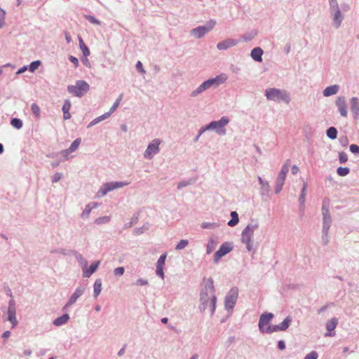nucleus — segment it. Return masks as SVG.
Returning a JSON list of instances; mask_svg holds the SVG:
<instances>
[{
  "mask_svg": "<svg viewBox=\"0 0 359 359\" xmlns=\"http://www.w3.org/2000/svg\"><path fill=\"white\" fill-rule=\"evenodd\" d=\"M216 302L214 282L209 278L205 280V285L200 292L198 309L201 312L208 311L212 316L215 312Z\"/></svg>",
  "mask_w": 359,
  "mask_h": 359,
  "instance_id": "1",
  "label": "nucleus"
},
{
  "mask_svg": "<svg viewBox=\"0 0 359 359\" xmlns=\"http://www.w3.org/2000/svg\"><path fill=\"white\" fill-rule=\"evenodd\" d=\"M259 226L257 219H252L241 232V242L245 245L248 252L254 250V236L255 231L259 229Z\"/></svg>",
  "mask_w": 359,
  "mask_h": 359,
  "instance_id": "2",
  "label": "nucleus"
},
{
  "mask_svg": "<svg viewBox=\"0 0 359 359\" xmlns=\"http://www.w3.org/2000/svg\"><path fill=\"white\" fill-rule=\"evenodd\" d=\"M226 75L224 74H221L214 78L205 80L191 92L190 96L191 97H196L210 88H217L220 85L223 84L226 81Z\"/></svg>",
  "mask_w": 359,
  "mask_h": 359,
  "instance_id": "3",
  "label": "nucleus"
},
{
  "mask_svg": "<svg viewBox=\"0 0 359 359\" xmlns=\"http://www.w3.org/2000/svg\"><path fill=\"white\" fill-rule=\"evenodd\" d=\"M264 95L267 100L278 103L289 104L292 100L290 92L285 89L269 88L266 89Z\"/></svg>",
  "mask_w": 359,
  "mask_h": 359,
  "instance_id": "4",
  "label": "nucleus"
},
{
  "mask_svg": "<svg viewBox=\"0 0 359 359\" xmlns=\"http://www.w3.org/2000/svg\"><path fill=\"white\" fill-rule=\"evenodd\" d=\"M323 226L322 243L327 245L329 243L328 232L332 224V217L329 210V202L324 201L322 207Z\"/></svg>",
  "mask_w": 359,
  "mask_h": 359,
  "instance_id": "5",
  "label": "nucleus"
},
{
  "mask_svg": "<svg viewBox=\"0 0 359 359\" xmlns=\"http://www.w3.org/2000/svg\"><path fill=\"white\" fill-rule=\"evenodd\" d=\"M329 16L332 22V26L339 29L345 19V13L339 4L328 5Z\"/></svg>",
  "mask_w": 359,
  "mask_h": 359,
  "instance_id": "6",
  "label": "nucleus"
},
{
  "mask_svg": "<svg viewBox=\"0 0 359 359\" xmlns=\"http://www.w3.org/2000/svg\"><path fill=\"white\" fill-rule=\"evenodd\" d=\"M130 184L129 182L127 181H111L103 183L97 193L95 194V197L97 198H100L106 196L109 192L113 191L116 189H122Z\"/></svg>",
  "mask_w": 359,
  "mask_h": 359,
  "instance_id": "7",
  "label": "nucleus"
},
{
  "mask_svg": "<svg viewBox=\"0 0 359 359\" xmlns=\"http://www.w3.org/2000/svg\"><path fill=\"white\" fill-rule=\"evenodd\" d=\"M230 123V118L224 116L217 121H212L208 124V129L213 131L219 136H224L227 133L226 126Z\"/></svg>",
  "mask_w": 359,
  "mask_h": 359,
  "instance_id": "8",
  "label": "nucleus"
},
{
  "mask_svg": "<svg viewBox=\"0 0 359 359\" xmlns=\"http://www.w3.org/2000/svg\"><path fill=\"white\" fill-rule=\"evenodd\" d=\"M161 144L162 140L159 138L151 140L143 153L144 158L146 160H152L156 155L160 153Z\"/></svg>",
  "mask_w": 359,
  "mask_h": 359,
  "instance_id": "9",
  "label": "nucleus"
},
{
  "mask_svg": "<svg viewBox=\"0 0 359 359\" xmlns=\"http://www.w3.org/2000/svg\"><path fill=\"white\" fill-rule=\"evenodd\" d=\"M215 20H210L205 25L196 27L190 31V35L195 39H201L212 31L216 25Z\"/></svg>",
  "mask_w": 359,
  "mask_h": 359,
  "instance_id": "10",
  "label": "nucleus"
},
{
  "mask_svg": "<svg viewBox=\"0 0 359 359\" xmlns=\"http://www.w3.org/2000/svg\"><path fill=\"white\" fill-rule=\"evenodd\" d=\"M90 89L89 84L82 80L76 81L75 85L67 86V91L76 97H81L86 93Z\"/></svg>",
  "mask_w": 359,
  "mask_h": 359,
  "instance_id": "11",
  "label": "nucleus"
},
{
  "mask_svg": "<svg viewBox=\"0 0 359 359\" xmlns=\"http://www.w3.org/2000/svg\"><path fill=\"white\" fill-rule=\"evenodd\" d=\"M273 317L274 316L272 313H264L260 316L258 327L261 332L267 334L273 332V331H272L273 325H269Z\"/></svg>",
  "mask_w": 359,
  "mask_h": 359,
  "instance_id": "12",
  "label": "nucleus"
},
{
  "mask_svg": "<svg viewBox=\"0 0 359 359\" xmlns=\"http://www.w3.org/2000/svg\"><path fill=\"white\" fill-rule=\"evenodd\" d=\"M290 163V160L285 161V163L283 165L281 170L276 178L274 188V191L276 194L280 193L283 189V187L285 181L286 175L289 171Z\"/></svg>",
  "mask_w": 359,
  "mask_h": 359,
  "instance_id": "13",
  "label": "nucleus"
},
{
  "mask_svg": "<svg viewBox=\"0 0 359 359\" xmlns=\"http://www.w3.org/2000/svg\"><path fill=\"white\" fill-rule=\"evenodd\" d=\"M233 249V244L232 242L226 241L223 243L219 248L213 255V262L215 264L219 263L221 259L231 252Z\"/></svg>",
  "mask_w": 359,
  "mask_h": 359,
  "instance_id": "14",
  "label": "nucleus"
},
{
  "mask_svg": "<svg viewBox=\"0 0 359 359\" xmlns=\"http://www.w3.org/2000/svg\"><path fill=\"white\" fill-rule=\"evenodd\" d=\"M86 290V286L85 285H81L76 287L64 306L63 309L66 310L76 304L77 300L84 294Z\"/></svg>",
  "mask_w": 359,
  "mask_h": 359,
  "instance_id": "15",
  "label": "nucleus"
},
{
  "mask_svg": "<svg viewBox=\"0 0 359 359\" xmlns=\"http://www.w3.org/2000/svg\"><path fill=\"white\" fill-rule=\"evenodd\" d=\"M81 142V138H76L73 142L71 144L70 147L66 149L62 150L59 154L62 156V161H68L75 156L73 154L78 148L79 147Z\"/></svg>",
  "mask_w": 359,
  "mask_h": 359,
  "instance_id": "16",
  "label": "nucleus"
},
{
  "mask_svg": "<svg viewBox=\"0 0 359 359\" xmlns=\"http://www.w3.org/2000/svg\"><path fill=\"white\" fill-rule=\"evenodd\" d=\"M238 290L236 287L231 288L224 299V307L227 311H231L238 299Z\"/></svg>",
  "mask_w": 359,
  "mask_h": 359,
  "instance_id": "17",
  "label": "nucleus"
},
{
  "mask_svg": "<svg viewBox=\"0 0 359 359\" xmlns=\"http://www.w3.org/2000/svg\"><path fill=\"white\" fill-rule=\"evenodd\" d=\"M334 104L340 116L343 118H347L348 104L346 97L344 95L337 96L335 98Z\"/></svg>",
  "mask_w": 359,
  "mask_h": 359,
  "instance_id": "18",
  "label": "nucleus"
},
{
  "mask_svg": "<svg viewBox=\"0 0 359 359\" xmlns=\"http://www.w3.org/2000/svg\"><path fill=\"white\" fill-rule=\"evenodd\" d=\"M7 320L12 324V328H14L18 324V321L16 318V308L13 299H11L8 302Z\"/></svg>",
  "mask_w": 359,
  "mask_h": 359,
  "instance_id": "19",
  "label": "nucleus"
},
{
  "mask_svg": "<svg viewBox=\"0 0 359 359\" xmlns=\"http://www.w3.org/2000/svg\"><path fill=\"white\" fill-rule=\"evenodd\" d=\"M239 43L238 39L228 38L217 44V48L219 50H225L236 46Z\"/></svg>",
  "mask_w": 359,
  "mask_h": 359,
  "instance_id": "20",
  "label": "nucleus"
},
{
  "mask_svg": "<svg viewBox=\"0 0 359 359\" xmlns=\"http://www.w3.org/2000/svg\"><path fill=\"white\" fill-rule=\"evenodd\" d=\"M339 320L337 318H332L325 323V327L327 331L325 334V337H333L335 334L334 329L337 327Z\"/></svg>",
  "mask_w": 359,
  "mask_h": 359,
  "instance_id": "21",
  "label": "nucleus"
},
{
  "mask_svg": "<svg viewBox=\"0 0 359 359\" xmlns=\"http://www.w3.org/2000/svg\"><path fill=\"white\" fill-rule=\"evenodd\" d=\"M351 111L353 118L358 119L359 118V99L357 97H352L349 100Z\"/></svg>",
  "mask_w": 359,
  "mask_h": 359,
  "instance_id": "22",
  "label": "nucleus"
},
{
  "mask_svg": "<svg viewBox=\"0 0 359 359\" xmlns=\"http://www.w3.org/2000/svg\"><path fill=\"white\" fill-rule=\"evenodd\" d=\"M292 318L291 316H287L284 320L278 325H274L272 327L273 332L285 331L290 325Z\"/></svg>",
  "mask_w": 359,
  "mask_h": 359,
  "instance_id": "23",
  "label": "nucleus"
},
{
  "mask_svg": "<svg viewBox=\"0 0 359 359\" xmlns=\"http://www.w3.org/2000/svg\"><path fill=\"white\" fill-rule=\"evenodd\" d=\"M339 90H340V86L339 85L333 84V85L327 86L323 90V95L325 97L335 95L339 93Z\"/></svg>",
  "mask_w": 359,
  "mask_h": 359,
  "instance_id": "24",
  "label": "nucleus"
},
{
  "mask_svg": "<svg viewBox=\"0 0 359 359\" xmlns=\"http://www.w3.org/2000/svg\"><path fill=\"white\" fill-rule=\"evenodd\" d=\"M99 205L100 204L97 202H91L86 205L81 215V218L84 219H88L91 213V211L93 209L97 208Z\"/></svg>",
  "mask_w": 359,
  "mask_h": 359,
  "instance_id": "25",
  "label": "nucleus"
},
{
  "mask_svg": "<svg viewBox=\"0 0 359 359\" xmlns=\"http://www.w3.org/2000/svg\"><path fill=\"white\" fill-rule=\"evenodd\" d=\"M100 264V260L93 262L89 267L87 266V268L84 270V271L83 272V276L85 278H90L92 276V274L97 271Z\"/></svg>",
  "mask_w": 359,
  "mask_h": 359,
  "instance_id": "26",
  "label": "nucleus"
},
{
  "mask_svg": "<svg viewBox=\"0 0 359 359\" xmlns=\"http://www.w3.org/2000/svg\"><path fill=\"white\" fill-rule=\"evenodd\" d=\"M218 243H219V241L216 237L212 236V237L209 238L208 243L206 244V254L210 255L213 251H215Z\"/></svg>",
  "mask_w": 359,
  "mask_h": 359,
  "instance_id": "27",
  "label": "nucleus"
},
{
  "mask_svg": "<svg viewBox=\"0 0 359 359\" xmlns=\"http://www.w3.org/2000/svg\"><path fill=\"white\" fill-rule=\"evenodd\" d=\"M263 50L260 47H256L251 50L250 56L256 62H262Z\"/></svg>",
  "mask_w": 359,
  "mask_h": 359,
  "instance_id": "28",
  "label": "nucleus"
},
{
  "mask_svg": "<svg viewBox=\"0 0 359 359\" xmlns=\"http://www.w3.org/2000/svg\"><path fill=\"white\" fill-rule=\"evenodd\" d=\"M72 107V103L69 100H65L62 108L63 112V118L65 120H69L71 118L72 115L69 113V110Z\"/></svg>",
  "mask_w": 359,
  "mask_h": 359,
  "instance_id": "29",
  "label": "nucleus"
},
{
  "mask_svg": "<svg viewBox=\"0 0 359 359\" xmlns=\"http://www.w3.org/2000/svg\"><path fill=\"white\" fill-rule=\"evenodd\" d=\"M69 318L70 317H69V314L65 313L62 316L56 318L53 320V324L55 326H57V327H60V326L64 325H65V324H67L68 323V321L69 320Z\"/></svg>",
  "mask_w": 359,
  "mask_h": 359,
  "instance_id": "30",
  "label": "nucleus"
},
{
  "mask_svg": "<svg viewBox=\"0 0 359 359\" xmlns=\"http://www.w3.org/2000/svg\"><path fill=\"white\" fill-rule=\"evenodd\" d=\"M259 184L261 186V193L262 195L267 194L270 191V185L268 181L264 180L261 177H257Z\"/></svg>",
  "mask_w": 359,
  "mask_h": 359,
  "instance_id": "31",
  "label": "nucleus"
},
{
  "mask_svg": "<svg viewBox=\"0 0 359 359\" xmlns=\"http://www.w3.org/2000/svg\"><path fill=\"white\" fill-rule=\"evenodd\" d=\"M306 190H307V183L306 182H303V187L301 191V194L299 198V203L300 206L304 208L305 200H306Z\"/></svg>",
  "mask_w": 359,
  "mask_h": 359,
  "instance_id": "32",
  "label": "nucleus"
},
{
  "mask_svg": "<svg viewBox=\"0 0 359 359\" xmlns=\"http://www.w3.org/2000/svg\"><path fill=\"white\" fill-rule=\"evenodd\" d=\"M102 291V280L97 279L93 285V297L96 299Z\"/></svg>",
  "mask_w": 359,
  "mask_h": 359,
  "instance_id": "33",
  "label": "nucleus"
},
{
  "mask_svg": "<svg viewBox=\"0 0 359 359\" xmlns=\"http://www.w3.org/2000/svg\"><path fill=\"white\" fill-rule=\"evenodd\" d=\"M230 215L231 219L228 222L227 224L231 227H233L236 226L239 222L238 214L236 211H232L231 212Z\"/></svg>",
  "mask_w": 359,
  "mask_h": 359,
  "instance_id": "34",
  "label": "nucleus"
},
{
  "mask_svg": "<svg viewBox=\"0 0 359 359\" xmlns=\"http://www.w3.org/2000/svg\"><path fill=\"white\" fill-rule=\"evenodd\" d=\"M202 229H218L220 226L219 222H204L201 225Z\"/></svg>",
  "mask_w": 359,
  "mask_h": 359,
  "instance_id": "35",
  "label": "nucleus"
},
{
  "mask_svg": "<svg viewBox=\"0 0 359 359\" xmlns=\"http://www.w3.org/2000/svg\"><path fill=\"white\" fill-rule=\"evenodd\" d=\"M111 216H102L95 219L94 224L97 225L106 224L111 221Z\"/></svg>",
  "mask_w": 359,
  "mask_h": 359,
  "instance_id": "36",
  "label": "nucleus"
},
{
  "mask_svg": "<svg viewBox=\"0 0 359 359\" xmlns=\"http://www.w3.org/2000/svg\"><path fill=\"white\" fill-rule=\"evenodd\" d=\"M31 111L33 115L35 116V118H36L37 119H39L41 118V109L38 104H36V103H32L31 104Z\"/></svg>",
  "mask_w": 359,
  "mask_h": 359,
  "instance_id": "37",
  "label": "nucleus"
},
{
  "mask_svg": "<svg viewBox=\"0 0 359 359\" xmlns=\"http://www.w3.org/2000/svg\"><path fill=\"white\" fill-rule=\"evenodd\" d=\"M337 130L334 127H330L326 131L327 136L331 140H335L337 137Z\"/></svg>",
  "mask_w": 359,
  "mask_h": 359,
  "instance_id": "38",
  "label": "nucleus"
},
{
  "mask_svg": "<svg viewBox=\"0 0 359 359\" xmlns=\"http://www.w3.org/2000/svg\"><path fill=\"white\" fill-rule=\"evenodd\" d=\"M79 46L84 56L87 57L90 55V50L87 46L84 43L82 38L79 37Z\"/></svg>",
  "mask_w": 359,
  "mask_h": 359,
  "instance_id": "39",
  "label": "nucleus"
},
{
  "mask_svg": "<svg viewBox=\"0 0 359 359\" xmlns=\"http://www.w3.org/2000/svg\"><path fill=\"white\" fill-rule=\"evenodd\" d=\"M76 259L79 263V265L81 266V268L82 269V272L84 271V270L87 268L88 266V261L81 255H78L76 256Z\"/></svg>",
  "mask_w": 359,
  "mask_h": 359,
  "instance_id": "40",
  "label": "nucleus"
},
{
  "mask_svg": "<svg viewBox=\"0 0 359 359\" xmlns=\"http://www.w3.org/2000/svg\"><path fill=\"white\" fill-rule=\"evenodd\" d=\"M11 125L19 130L22 127V121L20 118H14L11 121Z\"/></svg>",
  "mask_w": 359,
  "mask_h": 359,
  "instance_id": "41",
  "label": "nucleus"
},
{
  "mask_svg": "<svg viewBox=\"0 0 359 359\" xmlns=\"http://www.w3.org/2000/svg\"><path fill=\"white\" fill-rule=\"evenodd\" d=\"M41 62L40 60H36L30 63V65L28 67V69L30 72H34L36 71L39 66L41 65Z\"/></svg>",
  "mask_w": 359,
  "mask_h": 359,
  "instance_id": "42",
  "label": "nucleus"
},
{
  "mask_svg": "<svg viewBox=\"0 0 359 359\" xmlns=\"http://www.w3.org/2000/svg\"><path fill=\"white\" fill-rule=\"evenodd\" d=\"M84 18L85 19H86L88 22H90V23L93 24V25H101V22L96 19L94 16L93 15H84Z\"/></svg>",
  "mask_w": 359,
  "mask_h": 359,
  "instance_id": "43",
  "label": "nucleus"
},
{
  "mask_svg": "<svg viewBox=\"0 0 359 359\" xmlns=\"http://www.w3.org/2000/svg\"><path fill=\"white\" fill-rule=\"evenodd\" d=\"M189 244V241L187 239H182L176 245L175 250H181L184 249Z\"/></svg>",
  "mask_w": 359,
  "mask_h": 359,
  "instance_id": "44",
  "label": "nucleus"
},
{
  "mask_svg": "<svg viewBox=\"0 0 359 359\" xmlns=\"http://www.w3.org/2000/svg\"><path fill=\"white\" fill-rule=\"evenodd\" d=\"M122 97H123V95H120L119 97L116 100V102L113 104V105L111 106V107L110 108V109L109 111L111 114H113L117 109V108L118 107L120 102L122 100Z\"/></svg>",
  "mask_w": 359,
  "mask_h": 359,
  "instance_id": "45",
  "label": "nucleus"
},
{
  "mask_svg": "<svg viewBox=\"0 0 359 359\" xmlns=\"http://www.w3.org/2000/svg\"><path fill=\"white\" fill-rule=\"evenodd\" d=\"M349 168L346 167H339L337 170V172L339 176L344 177L349 173Z\"/></svg>",
  "mask_w": 359,
  "mask_h": 359,
  "instance_id": "46",
  "label": "nucleus"
},
{
  "mask_svg": "<svg viewBox=\"0 0 359 359\" xmlns=\"http://www.w3.org/2000/svg\"><path fill=\"white\" fill-rule=\"evenodd\" d=\"M149 284V281L147 278H140L135 280L133 283L135 286H146Z\"/></svg>",
  "mask_w": 359,
  "mask_h": 359,
  "instance_id": "47",
  "label": "nucleus"
},
{
  "mask_svg": "<svg viewBox=\"0 0 359 359\" xmlns=\"http://www.w3.org/2000/svg\"><path fill=\"white\" fill-rule=\"evenodd\" d=\"M166 257H167V253L166 252L162 254L160 256V257L158 258V259L157 260V262H156V265L158 266L164 267Z\"/></svg>",
  "mask_w": 359,
  "mask_h": 359,
  "instance_id": "48",
  "label": "nucleus"
},
{
  "mask_svg": "<svg viewBox=\"0 0 359 359\" xmlns=\"http://www.w3.org/2000/svg\"><path fill=\"white\" fill-rule=\"evenodd\" d=\"M125 273V269L123 266L115 268L113 271V273L116 277L123 276Z\"/></svg>",
  "mask_w": 359,
  "mask_h": 359,
  "instance_id": "49",
  "label": "nucleus"
},
{
  "mask_svg": "<svg viewBox=\"0 0 359 359\" xmlns=\"http://www.w3.org/2000/svg\"><path fill=\"white\" fill-rule=\"evenodd\" d=\"M6 11L0 7V29L5 25Z\"/></svg>",
  "mask_w": 359,
  "mask_h": 359,
  "instance_id": "50",
  "label": "nucleus"
},
{
  "mask_svg": "<svg viewBox=\"0 0 359 359\" xmlns=\"http://www.w3.org/2000/svg\"><path fill=\"white\" fill-rule=\"evenodd\" d=\"M163 268L164 267H163V266H158L156 265V274L157 276L160 277L162 280H164V278H165Z\"/></svg>",
  "mask_w": 359,
  "mask_h": 359,
  "instance_id": "51",
  "label": "nucleus"
},
{
  "mask_svg": "<svg viewBox=\"0 0 359 359\" xmlns=\"http://www.w3.org/2000/svg\"><path fill=\"white\" fill-rule=\"evenodd\" d=\"M318 353L316 351H312L306 354L304 359H318Z\"/></svg>",
  "mask_w": 359,
  "mask_h": 359,
  "instance_id": "52",
  "label": "nucleus"
},
{
  "mask_svg": "<svg viewBox=\"0 0 359 359\" xmlns=\"http://www.w3.org/2000/svg\"><path fill=\"white\" fill-rule=\"evenodd\" d=\"M339 160L340 163H344L348 161V156L345 152H339Z\"/></svg>",
  "mask_w": 359,
  "mask_h": 359,
  "instance_id": "53",
  "label": "nucleus"
},
{
  "mask_svg": "<svg viewBox=\"0 0 359 359\" xmlns=\"http://www.w3.org/2000/svg\"><path fill=\"white\" fill-rule=\"evenodd\" d=\"M62 178V174L60 172H56L52 177V182L56 183L59 182Z\"/></svg>",
  "mask_w": 359,
  "mask_h": 359,
  "instance_id": "54",
  "label": "nucleus"
},
{
  "mask_svg": "<svg viewBox=\"0 0 359 359\" xmlns=\"http://www.w3.org/2000/svg\"><path fill=\"white\" fill-rule=\"evenodd\" d=\"M255 34H245L242 35L241 38L244 41H251L254 37Z\"/></svg>",
  "mask_w": 359,
  "mask_h": 359,
  "instance_id": "55",
  "label": "nucleus"
},
{
  "mask_svg": "<svg viewBox=\"0 0 359 359\" xmlns=\"http://www.w3.org/2000/svg\"><path fill=\"white\" fill-rule=\"evenodd\" d=\"M136 69L142 74H144L146 73V71L143 67L142 63L140 61H138L136 63Z\"/></svg>",
  "mask_w": 359,
  "mask_h": 359,
  "instance_id": "56",
  "label": "nucleus"
},
{
  "mask_svg": "<svg viewBox=\"0 0 359 359\" xmlns=\"http://www.w3.org/2000/svg\"><path fill=\"white\" fill-rule=\"evenodd\" d=\"M111 115V114L109 111H108V112H106L104 114L97 117V118L98 119L99 122H101V121L108 118Z\"/></svg>",
  "mask_w": 359,
  "mask_h": 359,
  "instance_id": "57",
  "label": "nucleus"
},
{
  "mask_svg": "<svg viewBox=\"0 0 359 359\" xmlns=\"http://www.w3.org/2000/svg\"><path fill=\"white\" fill-rule=\"evenodd\" d=\"M111 115V114L109 111H108V112H106L104 114L97 117V118L98 119L99 122H101V121L108 118Z\"/></svg>",
  "mask_w": 359,
  "mask_h": 359,
  "instance_id": "58",
  "label": "nucleus"
},
{
  "mask_svg": "<svg viewBox=\"0 0 359 359\" xmlns=\"http://www.w3.org/2000/svg\"><path fill=\"white\" fill-rule=\"evenodd\" d=\"M349 149L352 153L359 154V146L357 144H351Z\"/></svg>",
  "mask_w": 359,
  "mask_h": 359,
  "instance_id": "59",
  "label": "nucleus"
},
{
  "mask_svg": "<svg viewBox=\"0 0 359 359\" xmlns=\"http://www.w3.org/2000/svg\"><path fill=\"white\" fill-rule=\"evenodd\" d=\"M8 67H11L12 69H15V65L11 64V63H7L6 65L1 66L0 67V76L4 73V69Z\"/></svg>",
  "mask_w": 359,
  "mask_h": 359,
  "instance_id": "60",
  "label": "nucleus"
},
{
  "mask_svg": "<svg viewBox=\"0 0 359 359\" xmlns=\"http://www.w3.org/2000/svg\"><path fill=\"white\" fill-rule=\"evenodd\" d=\"M69 60L75 65V67L79 66V60L76 57L71 55L69 57Z\"/></svg>",
  "mask_w": 359,
  "mask_h": 359,
  "instance_id": "61",
  "label": "nucleus"
},
{
  "mask_svg": "<svg viewBox=\"0 0 359 359\" xmlns=\"http://www.w3.org/2000/svg\"><path fill=\"white\" fill-rule=\"evenodd\" d=\"M206 131H210V129H208V124L205 126L201 127L198 130L199 135H201Z\"/></svg>",
  "mask_w": 359,
  "mask_h": 359,
  "instance_id": "62",
  "label": "nucleus"
},
{
  "mask_svg": "<svg viewBox=\"0 0 359 359\" xmlns=\"http://www.w3.org/2000/svg\"><path fill=\"white\" fill-rule=\"evenodd\" d=\"M278 348L280 350H284L285 348V341L283 340H280L278 343Z\"/></svg>",
  "mask_w": 359,
  "mask_h": 359,
  "instance_id": "63",
  "label": "nucleus"
},
{
  "mask_svg": "<svg viewBox=\"0 0 359 359\" xmlns=\"http://www.w3.org/2000/svg\"><path fill=\"white\" fill-rule=\"evenodd\" d=\"M28 69V67L27 66H23L22 67H21L20 69H19L18 70V72H16V74L17 75H19V74H21L24 72H25Z\"/></svg>",
  "mask_w": 359,
  "mask_h": 359,
  "instance_id": "64",
  "label": "nucleus"
}]
</instances>
